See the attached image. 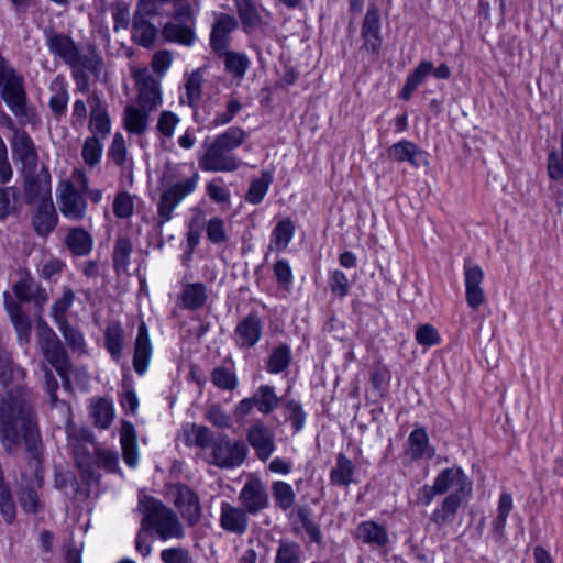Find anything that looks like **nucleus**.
<instances>
[{
	"instance_id": "nucleus-1",
	"label": "nucleus",
	"mask_w": 563,
	"mask_h": 563,
	"mask_svg": "<svg viewBox=\"0 0 563 563\" xmlns=\"http://www.w3.org/2000/svg\"><path fill=\"white\" fill-rule=\"evenodd\" d=\"M24 376V371L12 363L9 354L0 353V384L5 389L0 398V441L9 452L24 443L37 459L42 441L31 398L23 388Z\"/></svg>"
},
{
	"instance_id": "nucleus-2",
	"label": "nucleus",
	"mask_w": 563,
	"mask_h": 563,
	"mask_svg": "<svg viewBox=\"0 0 563 563\" xmlns=\"http://www.w3.org/2000/svg\"><path fill=\"white\" fill-rule=\"evenodd\" d=\"M88 190V177L80 168H75L68 179L57 187V202L64 218L80 221L86 217L88 203L84 197Z\"/></svg>"
},
{
	"instance_id": "nucleus-3",
	"label": "nucleus",
	"mask_w": 563,
	"mask_h": 563,
	"mask_svg": "<svg viewBox=\"0 0 563 563\" xmlns=\"http://www.w3.org/2000/svg\"><path fill=\"white\" fill-rule=\"evenodd\" d=\"M143 528L163 541L185 537L177 515L161 501L147 497L143 498Z\"/></svg>"
},
{
	"instance_id": "nucleus-4",
	"label": "nucleus",
	"mask_w": 563,
	"mask_h": 563,
	"mask_svg": "<svg viewBox=\"0 0 563 563\" xmlns=\"http://www.w3.org/2000/svg\"><path fill=\"white\" fill-rule=\"evenodd\" d=\"M47 46L54 56L73 68L75 77L84 70L96 71L99 66L98 55L93 51L80 53L69 36L54 34L48 37Z\"/></svg>"
},
{
	"instance_id": "nucleus-5",
	"label": "nucleus",
	"mask_w": 563,
	"mask_h": 563,
	"mask_svg": "<svg viewBox=\"0 0 563 563\" xmlns=\"http://www.w3.org/2000/svg\"><path fill=\"white\" fill-rule=\"evenodd\" d=\"M36 335L44 358L56 369L64 384L69 386V362L56 333L44 321L38 320Z\"/></svg>"
},
{
	"instance_id": "nucleus-6",
	"label": "nucleus",
	"mask_w": 563,
	"mask_h": 563,
	"mask_svg": "<svg viewBox=\"0 0 563 563\" xmlns=\"http://www.w3.org/2000/svg\"><path fill=\"white\" fill-rule=\"evenodd\" d=\"M0 87L1 96L9 109L15 115L25 113L26 92L23 86V78L12 68L0 60Z\"/></svg>"
},
{
	"instance_id": "nucleus-7",
	"label": "nucleus",
	"mask_w": 563,
	"mask_h": 563,
	"mask_svg": "<svg viewBox=\"0 0 563 563\" xmlns=\"http://www.w3.org/2000/svg\"><path fill=\"white\" fill-rule=\"evenodd\" d=\"M199 180L200 175L194 172L190 177L176 181L162 194L158 212L163 221L170 219L174 209L197 189Z\"/></svg>"
},
{
	"instance_id": "nucleus-8",
	"label": "nucleus",
	"mask_w": 563,
	"mask_h": 563,
	"mask_svg": "<svg viewBox=\"0 0 563 563\" xmlns=\"http://www.w3.org/2000/svg\"><path fill=\"white\" fill-rule=\"evenodd\" d=\"M440 495H456L470 498L473 492V483L460 466L442 470L433 479Z\"/></svg>"
},
{
	"instance_id": "nucleus-9",
	"label": "nucleus",
	"mask_w": 563,
	"mask_h": 563,
	"mask_svg": "<svg viewBox=\"0 0 563 563\" xmlns=\"http://www.w3.org/2000/svg\"><path fill=\"white\" fill-rule=\"evenodd\" d=\"M246 454L247 448L242 441L232 443L227 435L219 437L212 450L213 463L224 468L240 466Z\"/></svg>"
},
{
	"instance_id": "nucleus-10",
	"label": "nucleus",
	"mask_w": 563,
	"mask_h": 563,
	"mask_svg": "<svg viewBox=\"0 0 563 563\" xmlns=\"http://www.w3.org/2000/svg\"><path fill=\"white\" fill-rule=\"evenodd\" d=\"M12 157L21 165L22 173L36 172L38 155L32 139L25 131L15 130L11 140Z\"/></svg>"
},
{
	"instance_id": "nucleus-11",
	"label": "nucleus",
	"mask_w": 563,
	"mask_h": 563,
	"mask_svg": "<svg viewBox=\"0 0 563 563\" xmlns=\"http://www.w3.org/2000/svg\"><path fill=\"white\" fill-rule=\"evenodd\" d=\"M199 167L205 172H235L241 166V161L235 155L210 143L203 155L199 158Z\"/></svg>"
},
{
	"instance_id": "nucleus-12",
	"label": "nucleus",
	"mask_w": 563,
	"mask_h": 563,
	"mask_svg": "<svg viewBox=\"0 0 563 563\" xmlns=\"http://www.w3.org/2000/svg\"><path fill=\"white\" fill-rule=\"evenodd\" d=\"M239 500L245 511L256 515L269 505L268 494L263 482L257 477L250 478L239 494Z\"/></svg>"
},
{
	"instance_id": "nucleus-13",
	"label": "nucleus",
	"mask_w": 563,
	"mask_h": 563,
	"mask_svg": "<svg viewBox=\"0 0 563 563\" xmlns=\"http://www.w3.org/2000/svg\"><path fill=\"white\" fill-rule=\"evenodd\" d=\"M173 501L181 517L190 526L196 525L201 517V507L198 496L186 485H175L170 489Z\"/></svg>"
},
{
	"instance_id": "nucleus-14",
	"label": "nucleus",
	"mask_w": 563,
	"mask_h": 563,
	"mask_svg": "<svg viewBox=\"0 0 563 563\" xmlns=\"http://www.w3.org/2000/svg\"><path fill=\"white\" fill-rule=\"evenodd\" d=\"M484 280V272L479 265L465 261L464 263V283L465 298L470 308L473 310L485 301V294L482 287Z\"/></svg>"
},
{
	"instance_id": "nucleus-15",
	"label": "nucleus",
	"mask_w": 563,
	"mask_h": 563,
	"mask_svg": "<svg viewBox=\"0 0 563 563\" xmlns=\"http://www.w3.org/2000/svg\"><path fill=\"white\" fill-rule=\"evenodd\" d=\"M404 455L409 462L430 461L435 456V448L430 443L424 428L417 427L410 432Z\"/></svg>"
},
{
	"instance_id": "nucleus-16",
	"label": "nucleus",
	"mask_w": 563,
	"mask_h": 563,
	"mask_svg": "<svg viewBox=\"0 0 563 563\" xmlns=\"http://www.w3.org/2000/svg\"><path fill=\"white\" fill-rule=\"evenodd\" d=\"M26 197L38 203L52 201L51 175L45 167L31 173H22Z\"/></svg>"
},
{
	"instance_id": "nucleus-17",
	"label": "nucleus",
	"mask_w": 563,
	"mask_h": 563,
	"mask_svg": "<svg viewBox=\"0 0 563 563\" xmlns=\"http://www.w3.org/2000/svg\"><path fill=\"white\" fill-rule=\"evenodd\" d=\"M387 154L390 159L397 163L408 162L415 168L429 165L428 153L408 140H401L393 144Z\"/></svg>"
},
{
	"instance_id": "nucleus-18",
	"label": "nucleus",
	"mask_w": 563,
	"mask_h": 563,
	"mask_svg": "<svg viewBox=\"0 0 563 563\" xmlns=\"http://www.w3.org/2000/svg\"><path fill=\"white\" fill-rule=\"evenodd\" d=\"M234 16L227 13H218L210 33V46L218 55L224 53L230 44V34L236 29Z\"/></svg>"
},
{
	"instance_id": "nucleus-19",
	"label": "nucleus",
	"mask_w": 563,
	"mask_h": 563,
	"mask_svg": "<svg viewBox=\"0 0 563 563\" xmlns=\"http://www.w3.org/2000/svg\"><path fill=\"white\" fill-rule=\"evenodd\" d=\"M246 439L262 461L268 460L275 451L273 433L260 421L250 427Z\"/></svg>"
},
{
	"instance_id": "nucleus-20",
	"label": "nucleus",
	"mask_w": 563,
	"mask_h": 563,
	"mask_svg": "<svg viewBox=\"0 0 563 563\" xmlns=\"http://www.w3.org/2000/svg\"><path fill=\"white\" fill-rule=\"evenodd\" d=\"M220 527L234 534H243L249 526L247 512L243 508L235 507L228 501L220 505Z\"/></svg>"
},
{
	"instance_id": "nucleus-21",
	"label": "nucleus",
	"mask_w": 563,
	"mask_h": 563,
	"mask_svg": "<svg viewBox=\"0 0 563 563\" xmlns=\"http://www.w3.org/2000/svg\"><path fill=\"white\" fill-rule=\"evenodd\" d=\"M362 36L364 38V47L376 53L380 46V16L376 5L368 7L362 25Z\"/></svg>"
},
{
	"instance_id": "nucleus-22",
	"label": "nucleus",
	"mask_w": 563,
	"mask_h": 563,
	"mask_svg": "<svg viewBox=\"0 0 563 563\" xmlns=\"http://www.w3.org/2000/svg\"><path fill=\"white\" fill-rule=\"evenodd\" d=\"M263 324L258 316L249 314L235 329V340L241 347L254 346L262 336Z\"/></svg>"
},
{
	"instance_id": "nucleus-23",
	"label": "nucleus",
	"mask_w": 563,
	"mask_h": 563,
	"mask_svg": "<svg viewBox=\"0 0 563 563\" xmlns=\"http://www.w3.org/2000/svg\"><path fill=\"white\" fill-rule=\"evenodd\" d=\"M3 297L5 309L14 325L19 342L27 346L31 338V321L27 316L22 313L20 305L12 300L9 292H4Z\"/></svg>"
},
{
	"instance_id": "nucleus-24",
	"label": "nucleus",
	"mask_w": 563,
	"mask_h": 563,
	"mask_svg": "<svg viewBox=\"0 0 563 563\" xmlns=\"http://www.w3.org/2000/svg\"><path fill=\"white\" fill-rule=\"evenodd\" d=\"M192 22H167L162 30L165 41L174 42L187 47L195 44L197 36Z\"/></svg>"
},
{
	"instance_id": "nucleus-25",
	"label": "nucleus",
	"mask_w": 563,
	"mask_h": 563,
	"mask_svg": "<svg viewBox=\"0 0 563 563\" xmlns=\"http://www.w3.org/2000/svg\"><path fill=\"white\" fill-rule=\"evenodd\" d=\"M467 498L457 497L456 495H446L440 505L432 511L431 521L439 528L453 522L460 507Z\"/></svg>"
},
{
	"instance_id": "nucleus-26",
	"label": "nucleus",
	"mask_w": 563,
	"mask_h": 563,
	"mask_svg": "<svg viewBox=\"0 0 563 563\" xmlns=\"http://www.w3.org/2000/svg\"><path fill=\"white\" fill-rule=\"evenodd\" d=\"M295 235V224L290 218L279 220L273 228L269 235L268 251L283 252L285 251Z\"/></svg>"
},
{
	"instance_id": "nucleus-27",
	"label": "nucleus",
	"mask_w": 563,
	"mask_h": 563,
	"mask_svg": "<svg viewBox=\"0 0 563 563\" xmlns=\"http://www.w3.org/2000/svg\"><path fill=\"white\" fill-rule=\"evenodd\" d=\"M57 220L58 217L53 201H44L37 205L33 225L38 235L47 236L55 229Z\"/></svg>"
},
{
	"instance_id": "nucleus-28",
	"label": "nucleus",
	"mask_w": 563,
	"mask_h": 563,
	"mask_svg": "<svg viewBox=\"0 0 563 563\" xmlns=\"http://www.w3.org/2000/svg\"><path fill=\"white\" fill-rule=\"evenodd\" d=\"M91 107L89 129L97 136L106 137L111 131V121L108 115L106 107L98 97L92 96L89 98Z\"/></svg>"
},
{
	"instance_id": "nucleus-29",
	"label": "nucleus",
	"mask_w": 563,
	"mask_h": 563,
	"mask_svg": "<svg viewBox=\"0 0 563 563\" xmlns=\"http://www.w3.org/2000/svg\"><path fill=\"white\" fill-rule=\"evenodd\" d=\"M65 244L74 255L86 256L92 250L93 239L86 229L76 227L67 233Z\"/></svg>"
},
{
	"instance_id": "nucleus-30",
	"label": "nucleus",
	"mask_w": 563,
	"mask_h": 563,
	"mask_svg": "<svg viewBox=\"0 0 563 563\" xmlns=\"http://www.w3.org/2000/svg\"><path fill=\"white\" fill-rule=\"evenodd\" d=\"M239 18L245 30H254L262 25L265 10L258 8L252 0H234Z\"/></svg>"
},
{
	"instance_id": "nucleus-31",
	"label": "nucleus",
	"mask_w": 563,
	"mask_h": 563,
	"mask_svg": "<svg viewBox=\"0 0 563 563\" xmlns=\"http://www.w3.org/2000/svg\"><path fill=\"white\" fill-rule=\"evenodd\" d=\"M49 109L56 117H60L66 112L69 101L65 79L60 76L55 77L49 85Z\"/></svg>"
},
{
	"instance_id": "nucleus-32",
	"label": "nucleus",
	"mask_w": 563,
	"mask_h": 563,
	"mask_svg": "<svg viewBox=\"0 0 563 563\" xmlns=\"http://www.w3.org/2000/svg\"><path fill=\"white\" fill-rule=\"evenodd\" d=\"M356 538L364 543L384 547L388 542V534L384 527L373 521H364L356 528Z\"/></svg>"
},
{
	"instance_id": "nucleus-33",
	"label": "nucleus",
	"mask_w": 563,
	"mask_h": 563,
	"mask_svg": "<svg viewBox=\"0 0 563 563\" xmlns=\"http://www.w3.org/2000/svg\"><path fill=\"white\" fill-rule=\"evenodd\" d=\"M43 369L45 372L46 390L49 394L51 404H52L53 408L58 410V412L63 416L66 431L70 432V430L73 428L71 408L66 402L58 401L57 396H56L58 383L55 379V377L53 376V374L46 369L45 365H43Z\"/></svg>"
},
{
	"instance_id": "nucleus-34",
	"label": "nucleus",
	"mask_w": 563,
	"mask_h": 563,
	"mask_svg": "<svg viewBox=\"0 0 563 563\" xmlns=\"http://www.w3.org/2000/svg\"><path fill=\"white\" fill-rule=\"evenodd\" d=\"M433 64L429 60H422L418 66L408 75L405 86L401 90V98L408 100L413 91L422 85L426 79L432 74Z\"/></svg>"
},
{
	"instance_id": "nucleus-35",
	"label": "nucleus",
	"mask_w": 563,
	"mask_h": 563,
	"mask_svg": "<svg viewBox=\"0 0 563 563\" xmlns=\"http://www.w3.org/2000/svg\"><path fill=\"white\" fill-rule=\"evenodd\" d=\"M120 441L125 463L135 468L137 466L136 433L134 427L123 422L120 431Z\"/></svg>"
},
{
	"instance_id": "nucleus-36",
	"label": "nucleus",
	"mask_w": 563,
	"mask_h": 563,
	"mask_svg": "<svg viewBox=\"0 0 563 563\" xmlns=\"http://www.w3.org/2000/svg\"><path fill=\"white\" fill-rule=\"evenodd\" d=\"M256 409L268 415L278 408L280 398L275 391V387L271 385H261L252 395Z\"/></svg>"
},
{
	"instance_id": "nucleus-37",
	"label": "nucleus",
	"mask_w": 563,
	"mask_h": 563,
	"mask_svg": "<svg viewBox=\"0 0 563 563\" xmlns=\"http://www.w3.org/2000/svg\"><path fill=\"white\" fill-rule=\"evenodd\" d=\"M355 466L353 462L343 454H339L334 467L330 472V481L336 486H349L353 483Z\"/></svg>"
},
{
	"instance_id": "nucleus-38",
	"label": "nucleus",
	"mask_w": 563,
	"mask_h": 563,
	"mask_svg": "<svg viewBox=\"0 0 563 563\" xmlns=\"http://www.w3.org/2000/svg\"><path fill=\"white\" fill-rule=\"evenodd\" d=\"M91 416L96 426L101 429H107L114 419L113 402L107 398H98L91 401L90 405Z\"/></svg>"
},
{
	"instance_id": "nucleus-39",
	"label": "nucleus",
	"mask_w": 563,
	"mask_h": 563,
	"mask_svg": "<svg viewBox=\"0 0 563 563\" xmlns=\"http://www.w3.org/2000/svg\"><path fill=\"white\" fill-rule=\"evenodd\" d=\"M512 508L514 500L511 494L506 492L501 493L498 499L496 516L492 521L493 530L499 538H501L505 533L507 519Z\"/></svg>"
},
{
	"instance_id": "nucleus-40",
	"label": "nucleus",
	"mask_w": 563,
	"mask_h": 563,
	"mask_svg": "<svg viewBox=\"0 0 563 563\" xmlns=\"http://www.w3.org/2000/svg\"><path fill=\"white\" fill-rule=\"evenodd\" d=\"M245 140V131L241 128L232 126L216 135L211 142L220 148L231 153L233 150L240 147Z\"/></svg>"
},
{
	"instance_id": "nucleus-41",
	"label": "nucleus",
	"mask_w": 563,
	"mask_h": 563,
	"mask_svg": "<svg viewBox=\"0 0 563 563\" xmlns=\"http://www.w3.org/2000/svg\"><path fill=\"white\" fill-rule=\"evenodd\" d=\"M223 56L225 70L234 78L242 79L250 67V59L243 53L224 51Z\"/></svg>"
},
{
	"instance_id": "nucleus-42",
	"label": "nucleus",
	"mask_w": 563,
	"mask_h": 563,
	"mask_svg": "<svg viewBox=\"0 0 563 563\" xmlns=\"http://www.w3.org/2000/svg\"><path fill=\"white\" fill-rule=\"evenodd\" d=\"M273 181V175L268 170L262 172L258 178L251 181L250 188L246 194V201L252 205H258L266 196L269 186Z\"/></svg>"
},
{
	"instance_id": "nucleus-43",
	"label": "nucleus",
	"mask_w": 563,
	"mask_h": 563,
	"mask_svg": "<svg viewBox=\"0 0 563 563\" xmlns=\"http://www.w3.org/2000/svg\"><path fill=\"white\" fill-rule=\"evenodd\" d=\"M106 346L114 360H119L123 349L124 335L120 324L112 323L104 333Z\"/></svg>"
},
{
	"instance_id": "nucleus-44",
	"label": "nucleus",
	"mask_w": 563,
	"mask_h": 563,
	"mask_svg": "<svg viewBox=\"0 0 563 563\" xmlns=\"http://www.w3.org/2000/svg\"><path fill=\"white\" fill-rule=\"evenodd\" d=\"M184 433L189 445L207 448L213 440L212 432L205 426L190 424L185 429Z\"/></svg>"
},
{
	"instance_id": "nucleus-45",
	"label": "nucleus",
	"mask_w": 563,
	"mask_h": 563,
	"mask_svg": "<svg viewBox=\"0 0 563 563\" xmlns=\"http://www.w3.org/2000/svg\"><path fill=\"white\" fill-rule=\"evenodd\" d=\"M291 360V351L287 345H280L273 350L267 362V371L272 374H278L285 371Z\"/></svg>"
},
{
	"instance_id": "nucleus-46",
	"label": "nucleus",
	"mask_w": 563,
	"mask_h": 563,
	"mask_svg": "<svg viewBox=\"0 0 563 563\" xmlns=\"http://www.w3.org/2000/svg\"><path fill=\"white\" fill-rule=\"evenodd\" d=\"M273 497L277 507L287 510L292 507L296 494L290 484L277 481L272 486Z\"/></svg>"
},
{
	"instance_id": "nucleus-47",
	"label": "nucleus",
	"mask_w": 563,
	"mask_h": 563,
	"mask_svg": "<svg viewBox=\"0 0 563 563\" xmlns=\"http://www.w3.org/2000/svg\"><path fill=\"white\" fill-rule=\"evenodd\" d=\"M206 288L202 284H189L183 290V305L189 309H197L206 301Z\"/></svg>"
},
{
	"instance_id": "nucleus-48",
	"label": "nucleus",
	"mask_w": 563,
	"mask_h": 563,
	"mask_svg": "<svg viewBox=\"0 0 563 563\" xmlns=\"http://www.w3.org/2000/svg\"><path fill=\"white\" fill-rule=\"evenodd\" d=\"M203 73L200 68L191 71L186 79L185 89L187 101L190 106L196 104L202 95Z\"/></svg>"
},
{
	"instance_id": "nucleus-49",
	"label": "nucleus",
	"mask_w": 563,
	"mask_h": 563,
	"mask_svg": "<svg viewBox=\"0 0 563 563\" xmlns=\"http://www.w3.org/2000/svg\"><path fill=\"white\" fill-rule=\"evenodd\" d=\"M103 145L101 141L96 136H89L85 140L81 151L84 162L88 166L97 165L102 156Z\"/></svg>"
},
{
	"instance_id": "nucleus-50",
	"label": "nucleus",
	"mask_w": 563,
	"mask_h": 563,
	"mask_svg": "<svg viewBox=\"0 0 563 563\" xmlns=\"http://www.w3.org/2000/svg\"><path fill=\"white\" fill-rule=\"evenodd\" d=\"M132 243L128 238H119L113 252L114 267L118 272H125L130 263Z\"/></svg>"
},
{
	"instance_id": "nucleus-51",
	"label": "nucleus",
	"mask_w": 563,
	"mask_h": 563,
	"mask_svg": "<svg viewBox=\"0 0 563 563\" xmlns=\"http://www.w3.org/2000/svg\"><path fill=\"white\" fill-rule=\"evenodd\" d=\"M162 103L159 84L152 77L143 76V110L155 108Z\"/></svg>"
},
{
	"instance_id": "nucleus-52",
	"label": "nucleus",
	"mask_w": 563,
	"mask_h": 563,
	"mask_svg": "<svg viewBox=\"0 0 563 563\" xmlns=\"http://www.w3.org/2000/svg\"><path fill=\"white\" fill-rule=\"evenodd\" d=\"M179 122L180 118L176 113L165 110L158 115L156 130L162 137L172 139Z\"/></svg>"
},
{
	"instance_id": "nucleus-53",
	"label": "nucleus",
	"mask_w": 563,
	"mask_h": 563,
	"mask_svg": "<svg viewBox=\"0 0 563 563\" xmlns=\"http://www.w3.org/2000/svg\"><path fill=\"white\" fill-rule=\"evenodd\" d=\"M301 549L295 542H280L274 563H300Z\"/></svg>"
},
{
	"instance_id": "nucleus-54",
	"label": "nucleus",
	"mask_w": 563,
	"mask_h": 563,
	"mask_svg": "<svg viewBox=\"0 0 563 563\" xmlns=\"http://www.w3.org/2000/svg\"><path fill=\"white\" fill-rule=\"evenodd\" d=\"M168 2L173 3L175 21L196 23L195 16L199 11L198 5L194 8L187 0H169Z\"/></svg>"
},
{
	"instance_id": "nucleus-55",
	"label": "nucleus",
	"mask_w": 563,
	"mask_h": 563,
	"mask_svg": "<svg viewBox=\"0 0 563 563\" xmlns=\"http://www.w3.org/2000/svg\"><path fill=\"white\" fill-rule=\"evenodd\" d=\"M121 405L124 409L135 413L139 407V399L135 389L126 373L123 374Z\"/></svg>"
},
{
	"instance_id": "nucleus-56",
	"label": "nucleus",
	"mask_w": 563,
	"mask_h": 563,
	"mask_svg": "<svg viewBox=\"0 0 563 563\" xmlns=\"http://www.w3.org/2000/svg\"><path fill=\"white\" fill-rule=\"evenodd\" d=\"M241 109L242 103L238 99L231 98L227 102L225 110L216 113L212 120V125L218 128L230 123Z\"/></svg>"
},
{
	"instance_id": "nucleus-57",
	"label": "nucleus",
	"mask_w": 563,
	"mask_h": 563,
	"mask_svg": "<svg viewBox=\"0 0 563 563\" xmlns=\"http://www.w3.org/2000/svg\"><path fill=\"white\" fill-rule=\"evenodd\" d=\"M75 299V294L67 289L63 292V296L54 303L52 316L56 323L66 322L65 314L71 307Z\"/></svg>"
},
{
	"instance_id": "nucleus-58",
	"label": "nucleus",
	"mask_w": 563,
	"mask_h": 563,
	"mask_svg": "<svg viewBox=\"0 0 563 563\" xmlns=\"http://www.w3.org/2000/svg\"><path fill=\"white\" fill-rule=\"evenodd\" d=\"M548 174L554 180L563 179V132L561 135L560 150L552 152L548 159Z\"/></svg>"
},
{
	"instance_id": "nucleus-59",
	"label": "nucleus",
	"mask_w": 563,
	"mask_h": 563,
	"mask_svg": "<svg viewBox=\"0 0 563 563\" xmlns=\"http://www.w3.org/2000/svg\"><path fill=\"white\" fill-rule=\"evenodd\" d=\"M329 286L331 291L339 297H345L350 291V283L347 276L339 269L330 272Z\"/></svg>"
},
{
	"instance_id": "nucleus-60",
	"label": "nucleus",
	"mask_w": 563,
	"mask_h": 563,
	"mask_svg": "<svg viewBox=\"0 0 563 563\" xmlns=\"http://www.w3.org/2000/svg\"><path fill=\"white\" fill-rule=\"evenodd\" d=\"M415 338L418 344L423 346H433L439 344L441 341L438 330L431 324H422L418 327Z\"/></svg>"
},
{
	"instance_id": "nucleus-61",
	"label": "nucleus",
	"mask_w": 563,
	"mask_h": 563,
	"mask_svg": "<svg viewBox=\"0 0 563 563\" xmlns=\"http://www.w3.org/2000/svg\"><path fill=\"white\" fill-rule=\"evenodd\" d=\"M211 378L212 383L222 389L232 390L238 384L235 375L224 367L214 368Z\"/></svg>"
},
{
	"instance_id": "nucleus-62",
	"label": "nucleus",
	"mask_w": 563,
	"mask_h": 563,
	"mask_svg": "<svg viewBox=\"0 0 563 563\" xmlns=\"http://www.w3.org/2000/svg\"><path fill=\"white\" fill-rule=\"evenodd\" d=\"M206 232L212 243H221L227 240L224 221L219 217L211 218L207 222Z\"/></svg>"
},
{
	"instance_id": "nucleus-63",
	"label": "nucleus",
	"mask_w": 563,
	"mask_h": 563,
	"mask_svg": "<svg viewBox=\"0 0 563 563\" xmlns=\"http://www.w3.org/2000/svg\"><path fill=\"white\" fill-rule=\"evenodd\" d=\"M134 203L132 197L126 192H120L113 201V212L118 218L132 216Z\"/></svg>"
},
{
	"instance_id": "nucleus-64",
	"label": "nucleus",
	"mask_w": 563,
	"mask_h": 563,
	"mask_svg": "<svg viewBox=\"0 0 563 563\" xmlns=\"http://www.w3.org/2000/svg\"><path fill=\"white\" fill-rule=\"evenodd\" d=\"M164 563H192L187 550L183 548H169L161 552Z\"/></svg>"
}]
</instances>
